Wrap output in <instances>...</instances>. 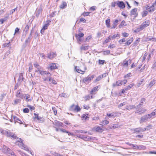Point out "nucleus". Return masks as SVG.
<instances>
[{
    "label": "nucleus",
    "instance_id": "nucleus-54",
    "mask_svg": "<svg viewBox=\"0 0 156 156\" xmlns=\"http://www.w3.org/2000/svg\"><path fill=\"white\" fill-rule=\"evenodd\" d=\"M132 87V85L131 84H130V85H129L128 86H127V87H126L125 88V90H129L130 88H131V87Z\"/></svg>",
    "mask_w": 156,
    "mask_h": 156
},
{
    "label": "nucleus",
    "instance_id": "nucleus-31",
    "mask_svg": "<svg viewBox=\"0 0 156 156\" xmlns=\"http://www.w3.org/2000/svg\"><path fill=\"white\" fill-rule=\"evenodd\" d=\"M133 41V38L132 37L130 38L129 40L126 42L125 43V45H129L131 44Z\"/></svg>",
    "mask_w": 156,
    "mask_h": 156
},
{
    "label": "nucleus",
    "instance_id": "nucleus-8",
    "mask_svg": "<svg viewBox=\"0 0 156 156\" xmlns=\"http://www.w3.org/2000/svg\"><path fill=\"white\" fill-rule=\"evenodd\" d=\"M131 61L130 59L128 60L125 59L123 61L122 63V66L123 67L127 68L128 66L131 64Z\"/></svg>",
    "mask_w": 156,
    "mask_h": 156
},
{
    "label": "nucleus",
    "instance_id": "nucleus-24",
    "mask_svg": "<svg viewBox=\"0 0 156 156\" xmlns=\"http://www.w3.org/2000/svg\"><path fill=\"white\" fill-rule=\"evenodd\" d=\"M51 22V21L50 20H48L47 22V23L45 24L42 27L43 30H45L47 29L48 28V26L49 25V23Z\"/></svg>",
    "mask_w": 156,
    "mask_h": 156
},
{
    "label": "nucleus",
    "instance_id": "nucleus-30",
    "mask_svg": "<svg viewBox=\"0 0 156 156\" xmlns=\"http://www.w3.org/2000/svg\"><path fill=\"white\" fill-rule=\"evenodd\" d=\"M39 72L40 74L43 75H44L45 74H50V73L48 72L41 70Z\"/></svg>",
    "mask_w": 156,
    "mask_h": 156
},
{
    "label": "nucleus",
    "instance_id": "nucleus-9",
    "mask_svg": "<svg viewBox=\"0 0 156 156\" xmlns=\"http://www.w3.org/2000/svg\"><path fill=\"white\" fill-rule=\"evenodd\" d=\"M117 5L120 9H123L125 7V3L122 1H117Z\"/></svg>",
    "mask_w": 156,
    "mask_h": 156
},
{
    "label": "nucleus",
    "instance_id": "nucleus-14",
    "mask_svg": "<svg viewBox=\"0 0 156 156\" xmlns=\"http://www.w3.org/2000/svg\"><path fill=\"white\" fill-rule=\"evenodd\" d=\"M13 119L12 118L11 119H10V121L11 122H13L14 121L15 122V123H16L17 121H19L20 122H19L20 124H22L23 123L16 116H14L13 117Z\"/></svg>",
    "mask_w": 156,
    "mask_h": 156
},
{
    "label": "nucleus",
    "instance_id": "nucleus-28",
    "mask_svg": "<svg viewBox=\"0 0 156 156\" xmlns=\"http://www.w3.org/2000/svg\"><path fill=\"white\" fill-rule=\"evenodd\" d=\"M89 46L88 45L84 46L82 45L80 47V49L81 50H86L89 49Z\"/></svg>",
    "mask_w": 156,
    "mask_h": 156
},
{
    "label": "nucleus",
    "instance_id": "nucleus-47",
    "mask_svg": "<svg viewBox=\"0 0 156 156\" xmlns=\"http://www.w3.org/2000/svg\"><path fill=\"white\" fill-rule=\"evenodd\" d=\"M101 123L104 125H107L109 123V122L106 120H103Z\"/></svg>",
    "mask_w": 156,
    "mask_h": 156
},
{
    "label": "nucleus",
    "instance_id": "nucleus-18",
    "mask_svg": "<svg viewBox=\"0 0 156 156\" xmlns=\"http://www.w3.org/2000/svg\"><path fill=\"white\" fill-rule=\"evenodd\" d=\"M156 80L154 79L151 80L150 83L147 85L148 87L151 88L152 87L155 83Z\"/></svg>",
    "mask_w": 156,
    "mask_h": 156
},
{
    "label": "nucleus",
    "instance_id": "nucleus-62",
    "mask_svg": "<svg viewBox=\"0 0 156 156\" xmlns=\"http://www.w3.org/2000/svg\"><path fill=\"white\" fill-rule=\"evenodd\" d=\"M90 98V96L89 95H87L84 97V99L86 101L88 100Z\"/></svg>",
    "mask_w": 156,
    "mask_h": 156
},
{
    "label": "nucleus",
    "instance_id": "nucleus-21",
    "mask_svg": "<svg viewBox=\"0 0 156 156\" xmlns=\"http://www.w3.org/2000/svg\"><path fill=\"white\" fill-rule=\"evenodd\" d=\"M49 68L51 70L57 68L55 63H51L49 65Z\"/></svg>",
    "mask_w": 156,
    "mask_h": 156
},
{
    "label": "nucleus",
    "instance_id": "nucleus-25",
    "mask_svg": "<svg viewBox=\"0 0 156 156\" xmlns=\"http://www.w3.org/2000/svg\"><path fill=\"white\" fill-rule=\"evenodd\" d=\"M119 20H116L113 22L112 24V26L111 27V29H114L117 25L118 23L119 22Z\"/></svg>",
    "mask_w": 156,
    "mask_h": 156
},
{
    "label": "nucleus",
    "instance_id": "nucleus-49",
    "mask_svg": "<svg viewBox=\"0 0 156 156\" xmlns=\"http://www.w3.org/2000/svg\"><path fill=\"white\" fill-rule=\"evenodd\" d=\"M102 78L101 76V75L99 76H98L95 79V82H96L98 81H99L101 80Z\"/></svg>",
    "mask_w": 156,
    "mask_h": 156
},
{
    "label": "nucleus",
    "instance_id": "nucleus-50",
    "mask_svg": "<svg viewBox=\"0 0 156 156\" xmlns=\"http://www.w3.org/2000/svg\"><path fill=\"white\" fill-rule=\"evenodd\" d=\"M92 36L91 35H90L88 36L85 39V40L84 41L85 42H86L87 41H89V40L92 38Z\"/></svg>",
    "mask_w": 156,
    "mask_h": 156
},
{
    "label": "nucleus",
    "instance_id": "nucleus-12",
    "mask_svg": "<svg viewBox=\"0 0 156 156\" xmlns=\"http://www.w3.org/2000/svg\"><path fill=\"white\" fill-rule=\"evenodd\" d=\"M42 9L41 7L37 9L35 12L36 16L38 17L40 14H41Z\"/></svg>",
    "mask_w": 156,
    "mask_h": 156
},
{
    "label": "nucleus",
    "instance_id": "nucleus-23",
    "mask_svg": "<svg viewBox=\"0 0 156 156\" xmlns=\"http://www.w3.org/2000/svg\"><path fill=\"white\" fill-rule=\"evenodd\" d=\"M75 69H76L77 72L80 73L81 74H83L84 73V71H83L81 70L79 67H78L77 69V66H76L75 67Z\"/></svg>",
    "mask_w": 156,
    "mask_h": 156
},
{
    "label": "nucleus",
    "instance_id": "nucleus-27",
    "mask_svg": "<svg viewBox=\"0 0 156 156\" xmlns=\"http://www.w3.org/2000/svg\"><path fill=\"white\" fill-rule=\"evenodd\" d=\"M49 81L51 83L54 84H56L57 83L55 80L53 78H52L51 77L49 78Z\"/></svg>",
    "mask_w": 156,
    "mask_h": 156
},
{
    "label": "nucleus",
    "instance_id": "nucleus-32",
    "mask_svg": "<svg viewBox=\"0 0 156 156\" xmlns=\"http://www.w3.org/2000/svg\"><path fill=\"white\" fill-rule=\"evenodd\" d=\"M21 99H16L13 103V105H16L19 103H20L21 101Z\"/></svg>",
    "mask_w": 156,
    "mask_h": 156
},
{
    "label": "nucleus",
    "instance_id": "nucleus-41",
    "mask_svg": "<svg viewBox=\"0 0 156 156\" xmlns=\"http://www.w3.org/2000/svg\"><path fill=\"white\" fill-rule=\"evenodd\" d=\"M134 105H129L127 107L126 109L128 110H131L135 108Z\"/></svg>",
    "mask_w": 156,
    "mask_h": 156
},
{
    "label": "nucleus",
    "instance_id": "nucleus-57",
    "mask_svg": "<svg viewBox=\"0 0 156 156\" xmlns=\"http://www.w3.org/2000/svg\"><path fill=\"white\" fill-rule=\"evenodd\" d=\"M51 154L55 156H62L59 154L55 152H53Z\"/></svg>",
    "mask_w": 156,
    "mask_h": 156
},
{
    "label": "nucleus",
    "instance_id": "nucleus-39",
    "mask_svg": "<svg viewBox=\"0 0 156 156\" xmlns=\"http://www.w3.org/2000/svg\"><path fill=\"white\" fill-rule=\"evenodd\" d=\"M118 126L116 124H112L110 126L109 128L111 129H112V128L115 129L116 128H117Z\"/></svg>",
    "mask_w": 156,
    "mask_h": 156
},
{
    "label": "nucleus",
    "instance_id": "nucleus-34",
    "mask_svg": "<svg viewBox=\"0 0 156 156\" xmlns=\"http://www.w3.org/2000/svg\"><path fill=\"white\" fill-rule=\"evenodd\" d=\"M145 99L144 98H143L141 99V101L139 105L138 106H139V108L141 106H142L144 102H145Z\"/></svg>",
    "mask_w": 156,
    "mask_h": 156
},
{
    "label": "nucleus",
    "instance_id": "nucleus-60",
    "mask_svg": "<svg viewBox=\"0 0 156 156\" xmlns=\"http://www.w3.org/2000/svg\"><path fill=\"white\" fill-rule=\"evenodd\" d=\"M126 40L125 38H122V39L120 40L119 41V42L120 44H122V43L125 42L126 41Z\"/></svg>",
    "mask_w": 156,
    "mask_h": 156
},
{
    "label": "nucleus",
    "instance_id": "nucleus-2",
    "mask_svg": "<svg viewBox=\"0 0 156 156\" xmlns=\"http://www.w3.org/2000/svg\"><path fill=\"white\" fill-rule=\"evenodd\" d=\"M150 24V22L148 20L144 22L140 26L137 28V32H139L145 27L148 26Z\"/></svg>",
    "mask_w": 156,
    "mask_h": 156
},
{
    "label": "nucleus",
    "instance_id": "nucleus-43",
    "mask_svg": "<svg viewBox=\"0 0 156 156\" xmlns=\"http://www.w3.org/2000/svg\"><path fill=\"white\" fill-rule=\"evenodd\" d=\"M137 149H139L144 150L146 149V147H145L142 145H139L138 146H137Z\"/></svg>",
    "mask_w": 156,
    "mask_h": 156
},
{
    "label": "nucleus",
    "instance_id": "nucleus-38",
    "mask_svg": "<svg viewBox=\"0 0 156 156\" xmlns=\"http://www.w3.org/2000/svg\"><path fill=\"white\" fill-rule=\"evenodd\" d=\"M31 38V37H30V36H29L28 38L25 40V43L26 44H27L28 43H30Z\"/></svg>",
    "mask_w": 156,
    "mask_h": 156
},
{
    "label": "nucleus",
    "instance_id": "nucleus-53",
    "mask_svg": "<svg viewBox=\"0 0 156 156\" xmlns=\"http://www.w3.org/2000/svg\"><path fill=\"white\" fill-rule=\"evenodd\" d=\"M111 40V39L110 37V36H109L108 37V38L105 40V43H107L108 42H109Z\"/></svg>",
    "mask_w": 156,
    "mask_h": 156
},
{
    "label": "nucleus",
    "instance_id": "nucleus-29",
    "mask_svg": "<svg viewBox=\"0 0 156 156\" xmlns=\"http://www.w3.org/2000/svg\"><path fill=\"white\" fill-rule=\"evenodd\" d=\"M67 6V4L65 2H63L60 5V7L62 9L65 8Z\"/></svg>",
    "mask_w": 156,
    "mask_h": 156
},
{
    "label": "nucleus",
    "instance_id": "nucleus-7",
    "mask_svg": "<svg viewBox=\"0 0 156 156\" xmlns=\"http://www.w3.org/2000/svg\"><path fill=\"white\" fill-rule=\"evenodd\" d=\"M130 16L131 19L134 20L136 16V9L134 8L130 12Z\"/></svg>",
    "mask_w": 156,
    "mask_h": 156
},
{
    "label": "nucleus",
    "instance_id": "nucleus-59",
    "mask_svg": "<svg viewBox=\"0 0 156 156\" xmlns=\"http://www.w3.org/2000/svg\"><path fill=\"white\" fill-rule=\"evenodd\" d=\"M117 1L112 2V6L113 7H115L116 5H117Z\"/></svg>",
    "mask_w": 156,
    "mask_h": 156
},
{
    "label": "nucleus",
    "instance_id": "nucleus-52",
    "mask_svg": "<svg viewBox=\"0 0 156 156\" xmlns=\"http://www.w3.org/2000/svg\"><path fill=\"white\" fill-rule=\"evenodd\" d=\"M117 84V86H119L122 85V81L120 80H119L116 82Z\"/></svg>",
    "mask_w": 156,
    "mask_h": 156
},
{
    "label": "nucleus",
    "instance_id": "nucleus-40",
    "mask_svg": "<svg viewBox=\"0 0 156 156\" xmlns=\"http://www.w3.org/2000/svg\"><path fill=\"white\" fill-rule=\"evenodd\" d=\"M148 10H145L142 13V15L143 17H144L146 16L148 12Z\"/></svg>",
    "mask_w": 156,
    "mask_h": 156
},
{
    "label": "nucleus",
    "instance_id": "nucleus-4",
    "mask_svg": "<svg viewBox=\"0 0 156 156\" xmlns=\"http://www.w3.org/2000/svg\"><path fill=\"white\" fill-rule=\"evenodd\" d=\"M1 150L2 152L5 153H8L10 154H12L13 153V152L12 150L4 145Z\"/></svg>",
    "mask_w": 156,
    "mask_h": 156
},
{
    "label": "nucleus",
    "instance_id": "nucleus-55",
    "mask_svg": "<svg viewBox=\"0 0 156 156\" xmlns=\"http://www.w3.org/2000/svg\"><path fill=\"white\" fill-rule=\"evenodd\" d=\"M52 110L54 112L55 115H56L57 113V110L55 107H52Z\"/></svg>",
    "mask_w": 156,
    "mask_h": 156
},
{
    "label": "nucleus",
    "instance_id": "nucleus-33",
    "mask_svg": "<svg viewBox=\"0 0 156 156\" xmlns=\"http://www.w3.org/2000/svg\"><path fill=\"white\" fill-rule=\"evenodd\" d=\"M106 25L107 27H109L110 26V19H108L105 20Z\"/></svg>",
    "mask_w": 156,
    "mask_h": 156
},
{
    "label": "nucleus",
    "instance_id": "nucleus-44",
    "mask_svg": "<svg viewBox=\"0 0 156 156\" xmlns=\"http://www.w3.org/2000/svg\"><path fill=\"white\" fill-rule=\"evenodd\" d=\"M103 53L104 55H108L110 54V51L109 50H107L105 51H103Z\"/></svg>",
    "mask_w": 156,
    "mask_h": 156
},
{
    "label": "nucleus",
    "instance_id": "nucleus-37",
    "mask_svg": "<svg viewBox=\"0 0 156 156\" xmlns=\"http://www.w3.org/2000/svg\"><path fill=\"white\" fill-rule=\"evenodd\" d=\"M110 37L111 38V39H113L117 37H120V35L119 34H115L114 35L112 36H110Z\"/></svg>",
    "mask_w": 156,
    "mask_h": 156
},
{
    "label": "nucleus",
    "instance_id": "nucleus-63",
    "mask_svg": "<svg viewBox=\"0 0 156 156\" xmlns=\"http://www.w3.org/2000/svg\"><path fill=\"white\" fill-rule=\"evenodd\" d=\"M95 129L97 131H98L99 130H101V129L99 126H97L94 127Z\"/></svg>",
    "mask_w": 156,
    "mask_h": 156
},
{
    "label": "nucleus",
    "instance_id": "nucleus-51",
    "mask_svg": "<svg viewBox=\"0 0 156 156\" xmlns=\"http://www.w3.org/2000/svg\"><path fill=\"white\" fill-rule=\"evenodd\" d=\"M152 125H149L145 128V129L149 130L150 129H152Z\"/></svg>",
    "mask_w": 156,
    "mask_h": 156
},
{
    "label": "nucleus",
    "instance_id": "nucleus-56",
    "mask_svg": "<svg viewBox=\"0 0 156 156\" xmlns=\"http://www.w3.org/2000/svg\"><path fill=\"white\" fill-rule=\"evenodd\" d=\"M29 29V27L28 25H27L25 27L24 29V31L25 32H27Z\"/></svg>",
    "mask_w": 156,
    "mask_h": 156
},
{
    "label": "nucleus",
    "instance_id": "nucleus-1",
    "mask_svg": "<svg viewBox=\"0 0 156 156\" xmlns=\"http://www.w3.org/2000/svg\"><path fill=\"white\" fill-rule=\"evenodd\" d=\"M0 132L2 134L6 135L7 136L9 137L11 139H17V141L19 142V144H18V145L19 146L21 147L22 149L28 151L29 153H30L32 155H34V154H33L32 152L29 150L27 146L25 145L23 143V140L19 138L15 135L14 134H13L12 133L10 132L9 130H0Z\"/></svg>",
    "mask_w": 156,
    "mask_h": 156
},
{
    "label": "nucleus",
    "instance_id": "nucleus-16",
    "mask_svg": "<svg viewBox=\"0 0 156 156\" xmlns=\"http://www.w3.org/2000/svg\"><path fill=\"white\" fill-rule=\"evenodd\" d=\"M25 100L27 101H29L32 100L30 98V95L27 94H23V97Z\"/></svg>",
    "mask_w": 156,
    "mask_h": 156
},
{
    "label": "nucleus",
    "instance_id": "nucleus-58",
    "mask_svg": "<svg viewBox=\"0 0 156 156\" xmlns=\"http://www.w3.org/2000/svg\"><path fill=\"white\" fill-rule=\"evenodd\" d=\"M23 112L25 113H28L29 112V110L27 108H25L23 109Z\"/></svg>",
    "mask_w": 156,
    "mask_h": 156
},
{
    "label": "nucleus",
    "instance_id": "nucleus-13",
    "mask_svg": "<svg viewBox=\"0 0 156 156\" xmlns=\"http://www.w3.org/2000/svg\"><path fill=\"white\" fill-rule=\"evenodd\" d=\"M34 67L36 68L34 70L35 73L38 72L40 70L41 67L37 63H35L34 64Z\"/></svg>",
    "mask_w": 156,
    "mask_h": 156
},
{
    "label": "nucleus",
    "instance_id": "nucleus-10",
    "mask_svg": "<svg viewBox=\"0 0 156 156\" xmlns=\"http://www.w3.org/2000/svg\"><path fill=\"white\" fill-rule=\"evenodd\" d=\"M83 36L84 34L81 33L78 34H76L75 36L77 38L78 41H79L80 42H82V37H83Z\"/></svg>",
    "mask_w": 156,
    "mask_h": 156
},
{
    "label": "nucleus",
    "instance_id": "nucleus-64",
    "mask_svg": "<svg viewBox=\"0 0 156 156\" xmlns=\"http://www.w3.org/2000/svg\"><path fill=\"white\" fill-rule=\"evenodd\" d=\"M122 35L124 37H128L129 36V34L128 33H126V32L123 33L122 34Z\"/></svg>",
    "mask_w": 156,
    "mask_h": 156
},
{
    "label": "nucleus",
    "instance_id": "nucleus-11",
    "mask_svg": "<svg viewBox=\"0 0 156 156\" xmlns=\"http://www.w3.org/2000/svg\"><path fill=\"white\" fill-rule=\"evenodd\" d=\"M56 55L55 52H51L48 55V58L49 59H52L55 57Z\"/></svg>",
    "mask_w": 156,
    "mask_h": 156
},
{
    "label": "nucleus",
    "instance_id": "nucleus-15",
    "mask_svg": "<svg viewBox=\"0 0 156 156\" xmlns=\"http://www.w3.org/2000/svg\"><path fill=\"white\" fill-rule=\"evenodd\" d=\"M107 115L109 118H114L117 116V113L115 112H112L111 113H107L106 114Z\"/></svg>",
    "mask_w": 156,
    "mask_h": 156
},
{
    "label": "nucleus",
    "instance_id": "nucleus-20",
    "mask_svg": "<svg viewBox=\"0 0 156 156\" xmlns=\"http://www.w3.org/2000/svg\"><path fill=\"white\" fill-rule=\"evenodd\" d=\"M146 110H147L145 109L142 108H139L137 109V113H140V114L145 112Z\"/></svg>",
    "mask_w": 156,
    "mask_h": 156
},
{
    "label": "nucleus",
    "instance_id": "nucleus-3",
    "mask_svg": "<svg viewBox=\"0 0 156 156\" xmlns=\"http://www.w3.org/2000/svg\"><path fill=\"white\" fill-rule=\"evenodd\" d=\"M95 76V75H92L90 76H88L87 77H85L83 80V82L86 84H88L94 78Z\"/></svg>",
    "mask_w": 156,
    "mask_h": 156
},
{
    "label": "nucleus",
    "instance_id": "nucleus-36",
    "mask_svg": "<svg viewBox=\"0 0 156 156\" xmlns=\"http://www.w3.org/2000/svg\"><path fill=\"white\" fill-rule=\"evenodd\" d=\"M55 125L57 126H62L63 124V123L62 122L57 121H56L55 122Z\"/></svg>",
    "mask_w": 156,
    "mask_h": 156
},
{
    "label": "nucleus",
    "instance_id": "nucleus-6",
    "mask_svg": "<svg viewBox=\"0 0 156 156\" xmlns=\"http://www.w3.org/2000/svg\"><path fill=\"white\" fill-rule=\"evenodd\" d=\"M70 110L72 111H76L77 112L80 111L81 108L78 106L76 105L75 106L74 105H73L70 106Z\"/></svg>",
    "mask_w": 156,
    "mask_h": 156
},
{
    "label": "nucleus",
    "instance_id": "nucleus-48",
    "mask_svg": "<svg viewBox=\"0 0 156 156\" xmlns=\"http://www.w3.org/2000/svg\"><path fill=\"white\" fill-rule=\"evenodd\" d=\"M76 136L80 138L83 140V138L85 136L83 135L82 134H77Z\"/></svg>",
    "mask_w": 156,
    "mask_h": 156
},
{
    "label": "nucleus",
    "instance_id": "nucleus-22",
    "mask_svg": "<svg viewBox=\"0 0 156 156\" xmlns=\"http://www.w3.org/2000/svg\"><path fill=\"white\" fill-rule=\"evenodd\" d=\"M93 137H90L89 136H84L83 140L86 141H90L91 140L93 139Z\"/></svg>",
    "mask_w": 156,
    "mask_h": 156
},
{
    "label": "nucleus",
    "instance_id": "nucleus-46",
    "mask_svg": "<svg viewBox=\"0 0 156 156\" xmlns=\"http://www.w3.org/2000/svg\"><path fill=\"white\" fill-rule=\"evenodd\" d=\"M151 116L152 117V116H154L156 115V109H154L151 114H150Z\"/></svg>",
    "mask_w": 156,
    "mask_h": 156
},
{
    "label": "nucleus",
    "instance_id": "nucleus-5",
    "mask_svg": "<svg viewBox=\"0 0 156 156\" xmlns=\"http://www.w3.org/2000/svg\"><path fill=\"white\" fill-rule=\"evenodd\" d=\"M151 117L150 114L145 115L142 116L140 119V123L148 121Z\"/></svg>",
    "mask_w": 156,
    "mask_h": 156
},
{
    "label": "nucleus",
    "instance_id": "nucleus-42",
    "mask_svg": "<svg viewBox=\"0 0 156 156\" xmlns=\"http://www.w3.org/2000/svg\"><path fill=\"white\" fill-rule=\"evenodd\" d=\"M37 119L39 122L42 123L43 122V119L41 117L38 116V115H37Z\"/></svg>",
    "mask_w": 156,
    "mask_h": 156
},
{
    "label": "nucleus",
    "instance_id": "nucleus-26",
    "mask_svg": "<svg viewBox=\"0 0 156 156\" xmlns=\"http://www.w3.org/2000/svg\"><path fill=\"white\" fill-rule=\"evenodd\" d=\"M156 9V7L153 5H151L150 6V10H148L149 12H153Z\"/></svg>",
    "mask_w": 156,
    "mask_h": 156
},
{
    "label": "nucleus",
    "instance_id": "nucleus-35",
    "mask_svg": "<svg viewBox=\"0 0 156 156\" xmlns=\"http://www.w3.org/2000/svg\"><path fill=\"white\" fill-rule=\"evenodd\" d=\"M24 78L23 77V75L22 73H20L19 78L18 80L19 81H21V82L24 81Z\"/></svg>",
    "mask_w": 156,
    "mask_h": 156
},
{
    "label": "nucleus",
    "instance_id": "nucleus-45",
    "mask_svg": "<svg viewBox=\"0 0 156 156\" xmlns=\"http://www.w3.org/2000/svg\"><path fill=\"white\" fill-rule=\"evenodd\" d=\"M7 17H5L3 19H2L0 20V22H1V24H3L4 22L6 21L7 20Z\"/></svg>",
    "mask_w": 156,
    "mask_h": 156
},
{
    "label": "nucleus",
    "instance_id": "nucleus-61",
    "mask_svg": "<svg viewBox=\"0 0 156 156\" xmlns=\"http://www.w3.org/2000/svg\"><path fill=\"white\" fill-rule=\"evenodd\" d=\"M20 30V29L18 28V27H16L15 30V33L14 34V35H15L17 33H18Z\"/></svg>",
    "mask_w": 156,
    "mask_h": 156
},
{
    "label": "nucleus",
    "instance_id": "nucleus-19",
    "mask_svg": "<svg viewBox=\"0 0 156 156\" xmlns=\"http://www.w3.org/2000/svg\"><path fill=\"white\" fill-rule=\"evenodd\" d=\"M99 86H97L96 87H95L94 88H93L91 90L90 93L91 94H94V92H95L96 91H97L98 90V87Z\"/></svg>",
    "mask_w": 156,
    "mask_h": 156
},
{
    "label": "nucleus",
    "instance_id": "nucleus-17",
    "mask_svg": "<svg viewBox=\"0 0 156 156\" xmlns=\"http://www.w3.org/2000/svg\"><path fill=\"white\" fill-rule=\"evenodd\" d=\"M21 91V90H20L17 91L16 94V96L17 97L23 99V94H22V93H20Z\"/></svg>",
    "mask_w": 156,
    "mask_h": 156
}]
</instances>
